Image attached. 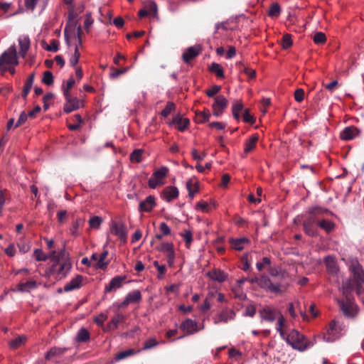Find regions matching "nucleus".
<instances>
[{
  "instance_id": "nucleus-57",
  "label": "nucleus",
  "mask_w": 364,
  "mask_h": 364,
  "mask_svg": "<svg viewBox=\"0 0 364 364\" xmlns=\"http://www.w3.org/2000/svg\"><path fill=\"white\" fill-rule=\"evenodd\" d=\"M42 82L44 83L46 85H51L53 83V73L49 71L46 70L43 73V76L42 78Z\"/></svg>"
},
{
  "instance_id": "nucleus-56",
  "label": "nucleus",
  "mask_w": 364,
  "mask_h": 364,
  "mask_svg": "<svg viewBox=\"0 0 364 364\" xmlns=\"http://www.w3.org/2000/svg\"><path fill=\"white\" fill-rule=\"evenodd\" d=\"M145 9L149 11L150 16H155L157 14V5L156 2L151 1L146 4Z\"/></svg>"
},
{
  "instance_id": "nucleus-54",
  "label": "nucleus",
  "mask_w": 364,
  "mask_h": 364,
  "mask_svg": "<svg viewBox=\"0 0 364 364\" xmlns=\"http://www.w3.org/2000/svg\"><path fill=\"white\" fill-rule=\"evenodd\" d=\"M180 235L183 237V240H184V241L186 242V247L187 248H190V246H191V242L193 241V234H192V232L191 230H186L184 231V232L181 233Z\"/></svg>"
},
{
  "instance_id": "nucleus-19",
  "label": "nucleus",
  "mask_w": 364,
  "mask_h": 364,
  "mask_svg": "<svg viewBox=\"0 0 364 364\" xmlns=\"http://www.w3.org/2000/svg\"><path fill=\"white\" fill-rule=\"evenodd\" d=\"M359 134L360 131L356 127H346L341 132L340 138L344 141H349L355 139Z\"/></svg>"
},
{
  "instance_id": "nucleus-46",
  "label": "nucleus",
  "mask_w": 364,
  "mask_h": 364,
  "mask_svg": "<svg viewBox=\"0 0 364 364\" xmlns=\"http://www.w3.org/2000/svg\"><path fill=\"white\" fill-rule=\"evenodd\" d=\"M281 13V7L277 3H274L271 4L269 6V9L268 11V16L274 18V17H278L280 15Z\"/></svg>"
},
{
  "instance_id": "nucleus-12",
  "label": "nucleus",
  "mask_w": 364,
  "mask_h": 364,
  "mask_svg": "<svg viewBox=\"0 0 364 364\" xmlns=\"http://www.w3.org/2000/svg\"><path fill=\"white\" fill-rule=\"evenodd\" d=\"M64 97L65 99V103L63 107L65 113H70L83 106V101L76 97H72L71 95Z\"/></svg>"
},
{
  "instance_id": "nucleus-2",
  "label": "nucleus",
  "mask_w": 364,
  "mask_h": 364,
  "mask_svg": "<svg viewBox=\"0 0 364 364\" xmlns=\"http://www.w3.org/2000/svg\"><path fill=\"white\" fill-rule=\"evenodd\" d=\"M333 215L332 211L322 206H312L308 208L303 221V230L310 237L318 235V223L325 215Z\"/></svg>"
},
{
  "instance_id": "nucleus-44",
  "label": "nucleus",
  "mask_w": 364,
  "mask_h": 364,
  "mask_svg": "<svg viewBox=\"0 0 364 364\" xmlns=\"http://www.w3.org/2000/svg\"><path fill=\"white\" fill-rule=\"evenodd\" d=\"M272 264V260L270 257H262L260 262H257L256 264V267L258 271H262L265 267H269Z\"/></svg>"
},
{
  "instance_id": "nucleus-10",
  "label": "nucleus",
  "mask_w": 364,
  "mask_h": 364,
  "mask_svg": "<svg viewBox=\"0 0 364 364\" xmlns=\"http://www.w3.org/2000/svg\"><path fill=\"white\" fill-rule=\"evenodd\" d=\"M142 299L141 293L136 289L127 294L122 302L117 304L118 309H124L131 304H139Z\"/></svg>"
},
{
  "instance_id": "nucleus-61",
  "label": "nucleus",
  "mask_w": 364,
  "mask_h": 364,
  "mask_svg": "<svg viewBox=\"0 0 364 364\" xmlns=\"http://www.w3.org/2000/svg\"><path fill=\"white\" fill-rule=\"evenodd\" d=\"M166 254L167 264L170 268H173L175 263L176 253L175 251L167 252Z\"/></svg>"
},
{
  "instance_id": "nucleus-62",
  "label": "nucleus",
  "mask_w": 364,
  "mask_h": 364,
  "mask_svg": "<svg viewBox=\"0 0 364 364\" xmlns=\"http://www.w3.org/2000/svg\"><path fill=\"white\" fill-rule=\"evenodd\" d=\"M58 222L62 225L66 223L68 219V212L65 210H61L57 213Z\"/></svg>"
},
{
  "instance_id": "nucleus-4",
  "label": "nucleus",
  "mask_w": 364,
  "mask_h": 364,
  "mask_svg": "<svg viewBox=\"0 0 364 364\" xmlns=\"http://www.w3.org/2000/svg\"><path fill=\"white\" fill-rule=\"evenodd\" d=\"M294 349L300 351L305 350L312 346V343L307 341L306 338L298 331L291 330L284 338Z\"/></svg>"
},
{
  "instance_id": "nucleus-5",
  "label": "nucleus",
  "mask_w": 364,
  "mask_h": 364,
  "mask_svg": "<svg viewBox=\"0 0 364 364\" xmlns=\"http://www.w3.org/2000/svg\"><path fill=\"white\" fill-rule=\"evenodd\" d=\"M251 283L256 282L262 289L273 294H280L283 292L284 287L279 282L274 283L266 274L261 275L259 278L252 279Z\"/></svg>"
},
{
  "instance_id": "nucleus-22",
  "label": "nucleus",
  "mask_w": 364,
  "mask_h": 364,
  "mask_svg": "<svg viewBox=\"0 0 364 364\" xmlns=\"http://www.w3.org/2000/svg\"><path fill=\"white\" fill-rule=\"evenodd\" d=\"M206 274L211 280L217 281L220 283L224 282L228 279V274L218 268L211 269Z\"/></svg>"
},
{
  "instance_id": "nucleus-9",
  "label": "nucleus",
  "mask_w": 364,
  "mask_h": 364,
  "mask_svg": "<svg viewBox=\"0 0 364 364\" xmlns=\"http://www.w3.org/2000/svg\"><path fill=\"white\" fill-rule=\"evenodd\" d=\"M259 314L262 320L272 323L282 314L277 308L271 305H265L259 311Z\"/></svg>"
},
{
  "instance_id": "nucleus-24",
  "label": "nucleus",
  "mask_w": 364,
  "mask_h": 364,
  "mask_svg": "<svg viewBox=\"0 0 364 364\" xmlns=\"http://www.w3.org/2000/svg\"><path fill=\"white\" fill-rule=\"evenodd\" d=\"M83 277L80 274L76 275L69 282L64 286L65 291H71L75 289H80L82 286Z\"/></svg>"
},
{
  "instance_id": "nucleus-63",
  "label": "nucleus",
  "mask_w": 364,
  "mask_h": 364,
  "mask_svg": "<svg viewBox=\"0 0 364 364\" xmlns=\"http://www.w3.org/2000/svg\"><path fill=\"white\" fill-rule=\"evenodd\" d=\"M196 209L198 210H201L205 213H208L210 211V207L208 203L203 200H200L196 203Z\"/></svg>"
},
{
  "instance_id": "nucleus-64",
  "label": "nucleus",
  "mask_w": 364,
  "mask_h": 364,
  "mask_svg": "<svg viewBox=\"0 0 364 364\" xmlns=\"http://www.w3.org/2000/svg\"><path fill=\"white\" fill-rule=\"evenodd\" d=\"M242 119L246 123H250L251 124L255 122V117L250 114V110L248 109H245L243 113Z\"/></svg>"
},
{
  "instance_id": "nucleus-50",
  "label": "nucleus",
  "mask_w": 364,
  "mask_h": 364,
  "mask_svg": "<svg viewBox=\"0 0 364 364\" xmlns=\"http://www.w3.org/2000/svg\"><path fill=\"white\" fill-rule=\"evenodd\" d=\"M175 109V104L172 102H168L164 109L161 111V114L164 117H167Z\"/></svg>"
},
{
  "instance_id": "nucleus-55",
  "label": "nucleus",
  "mask_w": 364,
  "mask_h": 364,
  "mask_svg": "<svg viewBox=\"0 0 364 364\" xmlns=\"http://www.w3.org/2000/svg\"><path fill=\"white\" fill-rule=\"evenodd\" d=\"M108 318L107 313L102 312L93 319L94 322L99 326H102L104 322Z\"/></svg>"
},
{
  "instance_id": "nucleus-48",
  "label": "nucleus",
  "mask_w": 364,
  "mask_h": 364,
  "mask_svg": "<svg viewBox=\"0 0 364 364\" xmlns=\"http://www.w3.org/2000/svg\"><path fill=\"white\" fill-rule=\"evenodd\" d=\"M313 41L315 44L323 45L326 42V36L323 32H316L313 37Z\"/></svg>"
},
{
  "instance_id": "nucleus-49",
  "label": "nucleus",
  "mask_w": 364,
  "mask_h": 364,
  "mask_svg": "<svg viewBox=\"0 0 364 364\" xmlns=\"http://www.w3.org/2000/svg\"><path fill=\"white\" fill-rule=\"evenodd\" d=\"M159 342L156 341L155 338H149L144 341L141 350H149L152 348L157 346Z\"/></svg>"
},
{
  "instance_id": "nucleus-32",
  "label": "nucleus",
  "mask_w": 364,
  "mask_h": 364,
  "mask_svg": "<svg viewBox=\"0 0 364 364\" xmlns=\"http://www.w3.org/2000/svg\"><path fill=\"white\" fill-rule=\"evenodd\" d=\"M318 227L323 230L326 233L329 234L336 229V225L331 220L321 218L318 223Z\"/></svg>"
},
{
  "instance_id": "nucleus-27",
  "label": "nucleus",
  "mask_w": 364,
  "mask_h": 364,
  "mask_svg": "<svg viewBox=\"0 0 364 364\" xmlns=\"http://www.w3.org/2000/svg\"><path fill=\"white\" fill-rule=\"evenodd\" d=\"M108 255L109 251L104 248L102 252L98 256V260L95 265L96 269L105 270L107 268L109 264V260H107Z\"/></svg>"
},
{
  "instance_id": "nucleus-36",
  "label": "nucleus",
  "mask_w": 364,
  "mask_h": 364,
  "mask_svg": "<svg viewBox=\"0 0 364 364\" xmlns=\"http://www.w3.org/2000/svg\"><path fill=\"white\" fill-rule=\"evenodd\" d=\"M139 351H140V350L136 351L134 349L129 348L127 350H123V351H121V352H119L118 353H117L114 356V360L116 361H119L120 360L125 359L129 356H132V355H135L136 353H137Z\"/></svg>"
},
{
  "instance_id": "nucleus-13",
  "label": "nucleus",
  "mask_w": 364,
  "mask_h": 364,
  "mask_svg": "<svg viewBox=\"0 0 364 364\" xmlns=\"http://www.w3.org/2000/svg\"><path fill=\"white\" fill-rule=\"evenodd\" d=\"M201 52L202 48L200 45L188 47L183 51L182 60L185 63L189 64L191 61L198 56Z\"/></svg>"
},
{
  "instance_id": "nucleus-43",
  "label": "nucleus",
  "mask_w": 364,
  "mask_h": 364,
  "mask_svg": "<svg viewBox=\"0 0 364 364\" xmlns=\"http://www.w3.org/2000/svg\"><path fill=\"white\" fill-rule=\"evenodd\" d=\"M89 340H90L89 331L85 328H80L77 334V341L78 342H86Z\"/></svg>"
},
{
  "instance_id": "nucleus-45",
  "label": "nucleus",
  "mask_w": 364,
  "mask_h": 364,
  "mask_svg": "<svg viewBox=\"0 0 364 364\" xmlns=\"http://www.w3.org/2000/svg\"><path fill=\"white\" fill-rule=\"evenodd\" d=\"M292 44L291 35L289 33L284 34L281 41V46L282 49L287 50L291 48Z\"/></svg>"
},
{
  "instance_id": "nucleus-26",
  "label": "nucleus",
  "mask_w": 364,
  "mask_h": 364,
  "mask_svg": "<svg viewBox=\"0 0 364 364\" xmlns=\"http://www.w3.org/2000/svg\"><path fill=\"white\" fill-rule=\"evenodd\" d=\"M126 279V276H117L113 277L108 285L105 288V292H110L113 289H119L122 286L123 282Z\"/></svg>"
},
{
  "instance_id": "nucleus-1",
  "label": "nucleus",
  "mask_w": 364,
  "mask_h": 364,
  "mask_svg": "<svg viewBox=\"0 0 364 364\" xmlns=\"http://www.w3.org/2000/svg\"><path fill=\"white\" fill-rule=\"evenodd\" d=\"M50 257L53 264L49 269V275L56 280L65 278L73 267L69 253L65 249L59 252L53 250Z\"/></svg>"
},
{
  "instance_id": "nucleus-42",
  "label": "nucleus",
  "mask_w": 364,
  "mask_h": 364,
  "mask_svg": "<svg viewBox=\"0 0 364 364\" xmlns=\"http://www.w3.org/2000/svg\"><path fill=\"white\" fill-rule=\"evenodd\" d=\"M75 83V80L73 77H70L66 84L62 86L63 96L70 95V90L74 86Z\"/></svg>"
},
{
  "instance_id": "nucleus-16",
  "label": "nucleus",
  "mask_w": 364,
  "mask_h": 364,
  "mask_svg": "<svg viewBox=\"0 0 364 364\" xmlns=\"http://www.w3.org/2000/svg\"><path fill=\"white\" fill-rule=\"evenodd\" d=\"M110 231L124 243L127 242V233L123 223H113L110 227Z\"/></svg>"
},
{
  "instance_id": "nucleus-52",
  "label": "nucleus",
  "mask_w": 364,
  "mask_h": 364,
  "mask_svg": "<svg viewBox=\"0 0 364 364\" xmlns=\"http://www.w3.org/2000/svg\"><path fill=\"white\" fill-rule=\"evenodd\" d=\"M26 341V337L18 336L16 338L11 340L9 343V346L12 349L19 348Z\"/></svg>"
},
{
  "instance_id": "nucleus-33",
  "label": "nucleus",
  "mask_w": 364,
  "mask_h": 364,
  "mask_svg": "<svg viewBox=\"0 0 364 364\" xmlns=\"http://www.w3.org/2000/svg\"><path fill=\"white\" fill-rule=\"evenodd\" d=\"M259 140L257 134H252L249 139L245 142L244 153L247 154L254 150L256 147L257 142Z\"/></svg>"
},
{
  "instance_id": "nucleus-11",
  "label": "nucleus",
  "mask_w": 364,
  "mask_h": 364,
  "mask_svg": "<svg viewBox=\"0 0 364 364\" xmlns=\"http://www.w3.org/2000/svg\"><path fill=\"white\" fill-rule=\"evenodd\" d=\"M228 105V100L223 95H217L214 98L212 105L213 114L215 117L221 116Z\"/></svg>"
},
{
  "instance_id": "nucleus-58",
  "label": "nucleus",
  "mask_w": 364,
  "mask_h": 364,
  "mask_svg": "<svg viewBox=\"0 0 364 364\" xmlns=\"http://www.w3.org/2000/svg\"><path fill=\"white\" fill-rule=\"evenodd\" d=\"M33 255L37 261H46L48 259H50V255H46L41 249L35 250Z\"/></svg>"
},
{
  "instance_id": "nucleus-37",
  "label": "nucleus",
  "mask_w": 364,
  "mask_h": 364,
  "mask_svg": "<svg viewBox=\"0 0 364 364\" xmlns=\"http://www.w3.org/2000/svg\"><path fill=\"white\" fill-rule=\"evenodd\" d=\"M243 109V104L241 100H237L235 101L232 106V113L234 117V118L239 121L240 118V112Z\"/></svg>"
},
{
  "instance_id": "nucleus-34",
  "label": "nucleus",
  "mask_w": 364,
  "mask_h": 364,
  "mask_svg": "<svg viewBox=\"0 0 364 364\" xmlns=\"http://www.w3.org/2000/svg\"><path fill=\"white\" fill-rule=\"evenodd\" d=\"M37 287L36 281H28L26 282L19 283L17 285V290L21 292H28Z\"/></svg>"
},
{
  "instance_id": "nucleus-23",
  "label": "nucleus",
  "mask_w": 364,
  "mask_h": 364,
  "mask_svg": "<svg viewBox=\"0 0 364 364\" xmlns=\"http://www.w3.org/2000/svg\"><path fill=\"white\" fill-rule=\"evenodd\" d=\"M297 308L299 310V314L303 318L304 320H307L308 316L305 312L301 309V303L299 301H295V303H289L288 304L287 311L289 313L290 316L292 318L295 319L297 317V314H296L295 309Z\"/></svg>"
},
{
  "instance_id": "nucleus-47",
  "label": "nucleus",
  "mask_w": 364,
  "mask_h": 364,
  "mask_svg": "<svg viewBox=\"0 0 364 364\" xmlns=\"http://www.w3.org/2000/svg\"><path fill=\"white\" fill-rule=\"evenodd\" d=\"M144 151L142 149L134 150L129 156L130 161L132 162L140 163L142 161V154Z\"/></svg>"
},
{
  "instance_id": "nucleus-17",
  "label": "nucleus",
  "mask_w": 364,
  "mask_h": 364,
  "mask_svg": "<svg viewBox=\"0 0 364 364\" xmlns=\"http://www.w3.org/2000/svg\"><path fill=\"white\" fill-rule=\"evenodd\" d=\"M235 316V313L233 310L224 308L222 309L214 318V323H227L229 321L233 320Z\"/></svg>"
},
{
  "instance_id": "nucleus-21",
  "label": "nucleus",
  "mask_w": 364,
  "mask_h": 364,
  "mask_svg": "<svg viewBox=\"0 0 364 364\" xmlns=\"http://www.w3.org/2000/svg\"><path fill=\"white\" fill-rule=\"evenodd\" d=\"M155 197L154 196H149L144 200H142L139 205V210L141 213L151 212L156 206Z\"/></svg>"
},
{
  "instance_id": "nucleus-51",
  "label": "nucleus",
  "mask_w": 364,
  "mask_h": 364,
  "mask_svg": "<svg viewBox=\"0 0 364 364\" xmlns=\"http://www.w3.org/2000/svg\"><path fill=\"white\" fill-rule=\"evenodd\" d=\"M157 250L164 253L174 251L173 244L172 242H162L158 247Z\"/></svg>"
},
{
  "instance_id": "nucleus-35",
  "label": "nucleus",
  "mask_w": 364,
  "mask_h": 364,
  "mask_svg": "<svg viewBox=\"0 0 364 364\" xmlns=\"http://www.w3.org/2000/svg\"><path fill=\"white\" fill-rule=\"evenodd\" d=\"M277 321V331L279 333L281 337L284 338L287 333L285 332L286 321L283 314H281Z\"/></svg>"
},
{
  "instance_id": "nucleus-53",
  "label": "nucleus",
  "mask_w": 364,
  "mask_h": 364,
  "mask_svg": "<svg viewBox=\"0 0 364 364\" xmlns=\"http://www.w3.org/2000/svg\"><path fill=\"white\" fill-rule=\"evenodd\" d=\"M125 320L124 316L121 312H117L115 315L111 318L109 322L116 328L118 327L119 323H122Z\"/></svg>"
},
{
  "instance_id": "nucleus-31",
  "label": "nucleus",
  "mask_w": 364,
  "mask_h": 364,
  "mask_svg": "<svg viewBox=\"0 0 364 364\" xmlns=\"http://www.w3.org/2000/svg\"><path fill=\"white\" fill-rule=\"evenodd\" d=\"M170 124H177L178 130L183 132L189 125V119L188 118H181L176 115L173 117Z\"/></svg>"
},
{
  "instance_id": "nucleus-38",
  "label": "nucleus",
  "mask_w": 364,
  "mask_h": 364,
  "mask_svg": "<svg viewBox=\"0 0 364 364\" xmlns=\"http://www.w3.org/2000/svg\"><path fill=\"white\" fill-rule=\"evenodd\" d=\"M210 72L215 74V75L219 78H224V70L223 67L217 63H211L210 68H209Z\"/></svg>"
},
{
  "instance_id": "nucleus-59",
  "label": "nucleus",
  "mask_w": 364,
  "mask_h": 364,
  "mask_svg": "<svg viewBox=\"0 0 364 364\" xmlns=\"http://www.w3.org/2000/svg\"><path fill=\"white\" fill-rule=\"evenodd\" d=\"M128 70H129V68H122L120 69L112 68L111 73H110V77L113 78V79L117 78L119 75L127 73Z\"/></svg>"
},
{
  "instance_id": "nucleus-7",
  "label": "nucleus",
  "mask_w": 364,
  "mask_h": 364,
  "mask_svg": "<svg viewBox=\"0 0 364 364\" xmlns=\"http://www.w3.org/2000/svg\"><path fill=\"white\" fill-rule=\"evenodd\" d=\"M11 65H18L17 50L15 45L11 46L0 55V68Z\"/></svg>"
},
{
  "instance_id": "nucleus-41",
  "label": "nucleus",
  "mask_w": 364,
  "mask_h": 364,
  "mask_svg": "<svg viewBox=\"0 0 364 364\" xmlns=\"http://www.w3.org/2000/svg\"><path fill=\"white\" fill-rule=\"evenodd\" d=\"M210 113L208 110L196 112V121L198 123H205L209 120Z\"/></svg>"
},
{
  "instance_id": "nucleus-40",
  "label": "nucleus",
  "mask_w": 364,
  "mask_h": 364,
  "mask_svg": "<svg viewBox=\"0 0 364 364\" xmlns=\"http://www.w3.org/2000/svg\"><path fill=\"white\" fill-rule=\"evenodd\" d=\"M268 272L269 275L273 277H280L281 278H285L287 275V273L285 271H283L281 268H277L271 266L268 268Z\"/></svg>"
},
{
  "instance_id": "nucleus-39",
  "label": "nucleus",
  "mask_w": 364,
  "mask_h": 364,
  "mask_svg": "<svg viewBox=\"0 0 364 364\" xmlns=\"http://www.w3.org/2000/svg\"><path fill=\"white\" fill-rule=\"evenodd\" d=\"M85 223V220L82 218H77L73 223L72 226L70 228V234L73 236H78V228L80 226H82Z\"/></svg>"
},
{
  "instance_id": "nucleus-18",
  "label": "nucleus",
  "mask_w": 364,
  "mask_h": 364,
  "mask_svg": "<svg viewBox=\"0 0 364 364\" xmlns=\"http://www.w3.org/2000/svg\"><path fill=\"white\" fill-rule=\"evenodd\" d=\"M179 192L176 186H166L165 187L161 193V198L168 203L171 202L174 199L178 197Z\"/></svg>"
},
{
  "instance_id": "nucleus-30",
  "label": "nucleus",
  "mask_w": 364,
  "mask_h": 364,
  "mask_svg": "<svg viewBox=\"0 0 364 364\" xmlns=\"http://www.w3.org/2000/svg\"><path fill=\"white\" fill-rule=\"evenodd\" d=\"M19 55L24 58L31 47V41L28 36H24L18 39Z\"/></svg>"
},
{
  "instance_id": "nucleus-25",
  "label": "nucleus",
  "mask_w": 364,
  "mask_h": 364,
  "mask_svg": "<svg viewBox=\"0 0 364 364\" xmlns=\"http://www.w3.org/2000/svg\"><path fill=\"white\" fill-rule=\"evenodd\" d=\"M180 328L186 334H192L197 331V323L191 318H187L181 323Z\"/></svg>"
},
{
  "instance_id": "nucleus-29",
  "label": "nucleus",
  "mask_w": 364,
  "mask_h": 364,
  "mask_svg": "<svg viewBox=\"0 0 364 364\" xmlns=\"http://www.w3.org/2000/svg\"><path fill=\"white\" fill-rule=\"evenodd\" d=\"M229 242L231 245V248L237 251H241L245 248V245L246 244L250 243V240L247 237H240L236 239L230 238Z\"/></svg>"
},
{
  "instance_id": "nucleus-6",
  "label": "nucleus",
  "mask_w": 364,
  "mask_h": 364,
  "mask_svg": "<svg viewBox=\"0 0 364 364\" xmlns=\"http://www.w3.org/2000/svg\"><path fill=\"white\" fill-rule=\"evenodd\" d=\"M339 307L343 315L348 318H354L358 313V307L354 300L346 294V299L338 300Z\"/></svg>"
},
{
  "instance_id": "nucleus-28",
  "label": "nucleus",
  "mask_w": 364,
  "mask_h": 364,
  "mask_svg": "<svg viewBox=\"0 0 364 364\" xmlns=\"http://www.w3.org/2000/svg\"><path fill=\"white\" fill-rule=\"evenodd\" d=\"M65 348L52 347L45 355L46 360H52L55 358H59L66 352Z\"/></svg>"
},
{
  "instance_id": "nucleus-15",
  "label": "nucleus",
  "mask_w": 364,
  "mask_h": 364,
  "mask_svg": "<svg viewBox=\"0 0 364 364\" xmlns=\"http://www.w3.org/2000/svg\"><path fill=\"white\" fill-rule=\"evenodd\" d=\"M82 28L80 26H79L77 28V43L75 45V52L73 55L70 57L69 60V63L70 66L73 67L75 66L80 58V53L79 52V47L82 45Z\"/></svg>"
},
{
  "instance_id": "nucleus-20",
  "label": "nucleus",
  "mask_w": 364,
  "mask_h": 364,
  "mask_svg": "<svg viewBox=\"0 0 364 364\" xmlns=\"http://www.w3.org/2000/svg\"><path fill=\"white\" fill-rule=\"evenodd\" d=\"M323 262L325 263L327 272L331 274H336L339 270L337 260L334 256L328 255L324 257Z\"/></svg>"
},
{
  "instance_id": "nucleus-8",
  "label": "nucleus",
  "mask_w": 364,
  "mask_h": 364,
  "mask_svg": "<svg viewBox=\"0 0 364 364\" xmlns=\"http://www.w3.org/2000/svg\"><path fill=\"white\" fill-rule=\"evenodd\" d=\"M168 173V168L166 166H161L155 171L148 181V185L150 188L155 189L165 183V178Z\"/></svg>"
},
{
  "instance_id": "nucleus-3",
  "label": "nucleus",
  "mask_w": 364,
  "mask_h": 364,
  "mask_svg": "<svg viewBox=\"0 0 364 364\" xmlns=\"http://www.w3.org/2000/svg\"><path fill=\"white\" fill-rule=\"evenodd\" d=\"M364 283V271L358 265L353 269V277L347 280L343 284L344 294H348L352 291H355L358 294H360L362 284Z\"/></svg>"
},
{
  "instance_id": "nucleus-14",
  "label": "nucleus",
  "mask_w": 364,
  "mask_h": 364,
  "mask_svg": "<svg viewBox=\"0 0 364 364\" xmlns=\"http://www.w3.org/2000/svg\"><path fill=\"white\" fill-rule=\"evenodd\" d=\"M341 328L337 325L335 320H332L327 330V334L325 336V340L327 342H333L341 336Z\"/></svg>"
},
{
  "instance_id": "nucleus-60",
  "label": "nucleus",
  "mask_w": 364,
  "mask_h": 364,
  "mask_svg": "<svg viewBox=\"0 0 364 364\" xmlns=\"http://www.w3.org/2000/svg\"><path fill=\"white\" fill-rule=\"evenodd\" d=\"M102 222V220L99 216H93L89 220L90 227L95 229H98L100 227V225Z\"/></svg>"
}]
</instances>
